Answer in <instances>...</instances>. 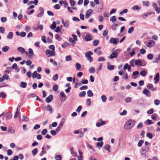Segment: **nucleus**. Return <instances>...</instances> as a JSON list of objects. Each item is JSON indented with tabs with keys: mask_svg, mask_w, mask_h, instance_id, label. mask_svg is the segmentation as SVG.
<instances>
[{
	"mask_svg": "<svg viewBox=\"0 0 160 160\" xmlns=\"http://www.w3.org/2000/svg\"><path fill=\"white\" fill-rule=\"evenodd\" d=\"M135 121L132 120L127 121L124 125V128L126 130H129L134 126Z\"/></svg>",
	"mask_w": 160,
	"mask_h": 160,
	"instance_id": "obj_1",
	"label": "nucleus"
},
{
	"mask_svg": "<svg viewBox=\"0 0 160 160\" xmlns=\"http://www.w3.org/2000/svg\"><path fill=\"white\" fill-rule=\"evenodd\" d=\"M147 62L143 60H141L139 59L135 60V65L138 67L144 66L146 65Z\"/></svg>",
	"mask_w": 160,
	"mask_h": 160,
	"instance_id": "obj_2",
	"label": "nucleus"
},
{
	"mask_svg": "<svg viewBox=\"0 0 160 160\" xmlns=\"http://www.w3.org/2000/svg\"><path fill=\"white\" fill-rule=\"evenodd\" d=\"M45 53L48 57L53 56L55 55V51H51L50 50H47L45 51Z\"/></svg>",
	"mask_w": 160,
	"mask_h": 160,
	"instance_id": "obj_3",
	"label": "nucleus"
},
{
	"mask_svg": "<svg viewBox=\"0 0 160 160\" xmlns=\"http://www.w3.org/2000/svg\"><path fill=\"white\" fill-rule=\"evenodd\" d=\"M67 97L63 91H61L60 92V100L62 102H64L65 101Z\"/></svg>",
	"mask_w": 160,
	"mask_h": 160,
	"instance_id": "obj_4",
	"label": "nucleus"
},
{
	"mask_svg": "<svg viewBox=\"0 0 160 160\" xmlns=\"http://www.w3.org/2000/svg\"><path fill=\"white\" fill-rule=\"evenodd\" d=\"M119 41V39L118 38H111L109 42L111 44H113L115 45H117Z\"/></svg>",
	"mask_w": 160,
	"mask_h": 160,
	"instance_id": "obj_5",
	"label": "nucleus"
},
{
	"mask_svg": "<svg viewBox=\"0 0 160 160\" xmlns=\"http://www.w3.org/2000/svg\"><path fill=\"white\" fill-rule=\"evenodd\" d=\"M118 57V52L117 51H113L112 53L110 55L109 58L112 59L114 58H116Z\"/></svg>",
	"mask_w": 160,
	"mask_h": 160,
	"instance_id": "obj_6",
	"label": "nucleus"
},
{
	"mask_svg": "<svg viewBox=\"0 0 160 160\" xmlns=\"http://www.w3.org/2000/svg\"><path fill=\"white\" fill-rule=\"evenodd\" d=\"M149 149V148L148 147H145L144 148H142L140 151L141 154L142 155H144L146 152H147Z\"/></svg>",
	"mask_w": 160,
	"mask_h": 160,
	"instance_id": "obj_7",
	"label": "nucleus"
},
{
	"mask_svg": "<svg viewBox=\"0 0 160 160\" xmlns=\"http://www.w3.org/2000/svg\"><path fill=\"white\" fill-rule=\"evenodd\" d=\"M92 11L91 9H88L86 12V13L85 15V18L87 19H88L89 17L92 14Z\"/></svg>",
	"mask_w": 160,
	"mask_h": 160,
	"instance_id": "obj_8",
	"label": "nucleus"
},
{
	"mask_svg": "<svg viewBox=\"0 0 160 160\" xmlns=\"http://www.w3.org/2000/svg\"><path fill=\"white\" fill-rule=\"evenodd\" d=\"M143 93L147 97H150V96L151 92L147 88H145L143 89Z\"/></svg>",
	"mask_w": 160,
	"mask_h": 160,
	"instance_id": "obj_9",
	"label": "nucleus"
},
{
	"mask_svg": "<svg viewBox=\"0 0 160 160\" xmlns=\"http://www.w3.org/2000/svg\"><path fill=\"white\" fill-rule=\"evenodd\" d=\"M53 97V95L51 94L49 96L47 97L45 99V101L48 103H49L52 100Z\"/></svg>",
	"mask_w": 160,
	"mask_h": 160,
	"instance_id": "obj_10",
	"label": "nucleus"
},
{
	"mask_svg": "<svg viewBox=\"0 0 160 160\" xmlns=\"http://www.w3.org/2000/svg\"><path fill=\"white\" fill-rule=\"evenodd\" d=\"M17 50L22 54H23L24 53L26 54H28L27 52L25 51V49L22 47H18Z\"/></svg>",
	"mask_w": 160,
	"mask_h": 160,
	"instance_id": "obj_11",
	"label": "nucleus"
},
{
	"mask_svg": "<svg viewBox=\"0 0 160 160\" xmlns=\"http://www.w3.org/2000/svg\"><path fill=\"white\" fill-rule=\"evenodd\" d=\"M155 44V42L154 41L150 40L147 43V46L149 48L153 46Z\"/></svg>",
	"mask_w": 160,
	"mask_h": 160,
	"instance_id": "obj_12",
	"label": "nucleus"
},
{
	"mask_svg": "<svg viewBox=\"0 0 160 160\" xmlns=\"http://www.w3.org/2000/svg\"><path fill=\"white\" fill-rule=\"evenodd\" d=\"M159 73H157L156 74L155 77L154 78V83L155 84L157 83L159 81Z\"/></svg>",
	"mask_w": 160,
	"mask_h": 160,
	"instance_id": "obj_13",
	"label": "nucleus"
},
{
	"mask_svg": "<svg viewBox=\"0 0 160 160\" xmlns=\"http://www.w3.org/2000/svg\"><path fill=\"white\" fill-rule=\"evenodd\" d=\"M117 23L115 24L114 23L112 24V26L111 27V28L113 30H115L116 29V28L119 25H120V23L119 22H117Z\"/></svg>",
	"mask_w": 160,
	"mask_h": 160,
	"instance_id": "obj_14",
	"label": "nucleus"
},
{
	"mask_svg": "<svg viewBox=\"0 0 160 160\" xmlns=\"http://www.w3.org/2000/svg\"><path fill=\"white\" fill-rule=\"evenodd\" d=\"M64 122L63 121H62L60 124L59 125L57 128L56 129V131L57 132H59L61 129L62 126L63 125Z\"/></svg>",
	"mask_w": 160,
	"mask_h": 160,
	"instance_id": "obj_15",
	"label": "nucleus"
},
{
	"mask_svg": "<svg viewBox=\"0 0 160 160\" xmlns=\"http://www.w3.org/2000/svg\"><path fill=\"white\" fill-rule=\"evenodd\" d=\"M12 117V114L10 112H8L5 115V118L7 120H9Z\"/></svg>",
	"mask_w": 160,
	"mask_h": 160,
	"instance_id": "obj_16",
	"label": "nucleus"
},
{
	"mask_svg": "<svg viewBox=\"0 0 160 160\" xmlns=\"http://www.w3.org/2000/svg\"><path fill=\"white\" fill-rule=\"evenodd\" d=\"M147 87L149 89L152 91H155L156 90V88H155L153 87V85L152 84L150 83L148 84Z\"/></svg>",
	"mask_w": 160,
	"mask_h": 160,
	"instance_id": "obj_17",
	"label": "nucleus"
},
{
	"mask_svg": "<svg viewBox=\"0 0 160 160\" xmlns=\"http://www.w3.org/2000/svg\"><path fill=\"white\" fill-rule=\"evenodd\" d=\"M101 122H98L96 124V126L97 127H100L103 125L105 123V122L103 121L102 119L101 120Z\"/></svg>",
	"mask_w": 160,
	"mask_h": 160,
	"instance_id": "obj_18",
	"label": "nucleus"
},
{
	"mask_svg": "<svg viewBox=\"0 0 160 160\" xmlns=\"http://www.w3.org/2000/svg\"><path fill=\"white\" fill-rule=\"evenodd\" d=\"M101 48V47H99L94 49V52L97 53V54L98 55H101L102 53L101 51L100 50Z\"/></svg>",
	"mask_w": 160,
	"mask_h": 160,
	"instance_id": "obj_19",
	"label": "nucleus"
},
{
	"mask_svg": "<svg viewBox=\"0 0 160 160\" xmlns=\"http://www.w3.org/2000/svg\"><path fill=\"white\" fill-rule=\"evenodd\" d=\"M85 39L86 41H90L92 39V38L90 34L87 35L85 38Z\"/></svg>",
	"mask_w": 160,
	"mask_h": 160,
	"instance_id": "obj_20",
	"label": "nucleus"
},
{
	"mask_svg": "<svg viewBox=\"0 0 160 160\" xmlns=\"http://www.w3.org/2000/svg\"><path fill=\"white\" fill-rule=\"evenodd\" d=\"M13 34L12 32H10L7 35V37L8 39H11L12 38Z\"/></svg>",
	"mask_w": 160,
	"mask_h": 160,
	"instance_id": "obj_21",
	"label": "nucleus"
},
{
	"mask_svg": "<svg viewBox=\"0 0 160 160\" xmlns=\"http://www.w3.org/2000/svg\"><path fill=\"white\" fill-rule=\"evenodd\" d=\"M45 108L47 111H49L51 113H52L53 110L51 106L49 105H48Z\"/></svg>",
	"mask_w": 160,
	"mask_h": 160,
	"instance_id": "obj_22",
	"label": "nucleus"
},
{
	"mask_svg": "<svg viewBox=\"0 0 160 160\" xmlns=\"http://www.w3.org/2000/svg\"><path fill=\"white\" fill-rule=\"evenodd\" d=\"M27 84L26 82H22L20 83V86L21 88H25L26 87Z\"/></svg>",
	"mask_w": 160,
	"mask_h": 160,
	"instance_id": "obj_23",
	"label": "nucleus"
},
{
	"mask_svg": "<svg viewBox=\"0 0 160 160\" xmlns=\"http://www.w3.org/2000/svg\"><path fill=\"white\" fill-rule=\"evenodd\" d=\"M141 8L138 5H135L132 7V9L133 10H139Z\"/></svg>",
	"mask_w": 160,
	"mask_h": 160,
	"instance_id": "obj_24",
	"label": "nucleus"
},
{
	"mask_svg": "<svg viewBox=\"0 0 160 160\" xmlns=\"http://www.w3.org/2000/svg\"><path fill=\"white\" fill-rule=\"evenodd\" d=\"M135 60L134 59H132L130 61V63L131 66L132 67H135Z\"/></svg>",
	"mask_w": 160,
	"mask_h": 160,
	"instance_id": "obj_25",
	"label": "nucleus"
},
{
	"mask_svg": "<svg viewBox=\"0 0 160 160\" xmlns=\"http://www.w3.org/2000/svg\"><path fill=\"white\" fill-rule=\"evenodd\" d=\"M56 22H53L52 24L50 26V28L52 30H53L56 28Z\"/></svg>",
	"mask_w": 160,
	"mask_h": 160,
	"instance_id": "obj_26",
	"label": "nucleus"
},
{
	"mask_svg": "<svg viewBox=\"0 0 160 160\" xmlns=\"http://www.w3.org/2000/svg\"><path fill=\"white\" fill-rule=\"evenodd\" d=\"M38 152V149L37 148H34L32 151V154L34 155H36Z\"/></svg>",
	"mask_w": 160,
	"mask_h": 160,
	"instance_id": "obj_27",
	"label": "nucleus"
},
{
	"mask_svg": "<svg viewBox=\"0 0 160 160\" xmlns=\"http://www.w3.org/2000/svg\"><path fill=\"white\" fill-rule=\"evenodd\" d=\"M75 67L77 70H79L81 68V66L79 63H77L75 65Z\"/></svg>",
	"mask_w": 160,
	"mask_h": 160,
	"instance_id": "obj_28",
	"label": "nucleus"
},
{
	"mask_svg": "<svg viewBox=\"0 0 160 160\" xmlns=\"http://www.w3.org/2000/svg\"><path fill=\"white\" fill-rule=\"evenodd\" d=\"M140 74L143 77H145L147 74V72L145 70H142L140 72Z\"/></svg>",
	"mask_w": 160,
	"mask_h": 160,
	"instance_id": "obj_29",
	"label": "nucleus"
},
{
	"mask_svg": "<svg viewBox=\"0 0 160 160\" xmlns=\"http://www.w3.org/2000/svg\"><path fill=\"white\" fill-rule=\"evenodd\" d=\"M9 47L7 46H5L3 47L2 48V50L3 52H6L9 49Z\"/></svg>",
	"mask_w": 160,
	"mask_h": 160,
	"instance_id": "obj_30",
	"label": "nucleus"
},
{
	"mask_svg": "<svg viewBox=\"0 0 160 160\" xmlns=\"http://www.w3.org/2000/svg\"><path fill=\"white\" fill-rule=\"evenodd\" d=\"M86 94V93L85 91H83L79 93V96L80 97H84L85 96Z\"/></svg>",
	"mask_w": 160,
	"mask_h": 160,
	"instance_id": "obj_31",
	"label": "nucleus"
},
{
	"mask_svg": "<svg viewBox=\"0 0 160 160\" xmlns=\"http://www.w3.org/2000/svg\"><path fill=\"white\" fill-rule=\"evenodd\" d=\"M69 41L74 46V45L76 44L75 41L73 40V38H71L69 39Z\"/></svg>",
	"mask_w": 160,
	"mask_h": 160,
	"instance_id": "obj_32",
	"label": "nucleus"
},
{
	"mask_svg": "<svg viewBox=\"0 0 160 160\" xmlns=\"http://www.w3.org/2000/svg\"><path fill=\"white\" fill-rule=\"evenodd\" d=\"M29 53L30 57H32L34 55L33 52L31 48L29 49Z\"/></svg>",
	"mask_w": 160,
	"mask_h": 160,
	"instance_id": "obj_33",
	"label": "nucleus"
},
{
	"mask_svg": "<svg viewBox=\"0 0 160 160\" xmlns=\"http://www.w3.org/2000/svg\"><path fill=\"white\" fill-rule=\"evenodd\" d=\"M69 22L67 20L64 23L63 26L66 28H68L69 26Z\"/></svg>",
	"mask_w": 160,
	"mask_h": 160,
	"instance_id": "obj_34",
	"label": "nucleus"
},
{
	"mask_svg": "<svg viewBox=\"0 0 160 160\" xmlns=\"http://www.w3.org/2000/svg\"><path fill=\"white\" fill-rule=\"evenodd\" d=\"M87 94L88 97H91L93 96V93L91 90H89L87 92Z\"/></svg>",
	"mask_w": 160,
	"mask_h": 160,
	"instance_id": "obj_35",
	"label": "nucleus"
},
{
	"mask_svg": "<svg viewBox=\"0 0 160 160\" xmlns=\"http://www.w3.org/2000/svg\"><path fill=\"white\" fill-rule=\"evenodd\" d=\"M55 158L56 160H62V157L60 155H56Z\"/></svg>",
	"mask_w": 160,
	"mask_h": 160,
	"instance_id": "obj_36",
	"label": "nucleus"
},
{
	"mask_svg": "<svg viewBox=\"0 0 160 160\" xmlns=\"http://www.w3.org/2000/svg\"><path fill=\"white\" fill-rule=\"evenodd\" d=\"M142 3L143 5L147 7H148L149 6V2L148 1H143Z\"/></svg>",
	"mask_w": 160,
	"mask_h": 160,
	"instance_id": "obj_37",
	"label": "nucleus"
},
{
	"mask_svg": "<svg viewBox=\"0 0 160 160\" xmlns=\"http://www.w3.org/2000/svg\"><path fill=\"white\" fill-rule=\"evenodd\" d=\"M132 98L130 97H128L125 99V101L126 103H129L132 101Z\"/></svg>",
	"mask_w": 160,
	"mask_h": 160,
	"instance_id": "obj_38",
	"label": "nucleus"
},
{
	"mask_svg": "<svg viewBox=\"0 0 160 160\" xmlns=\"http://www.w3.org/2000/svg\"><path fill=\"white\" fill-rule=\"evenodd\" d=\"M110 148V146L108 144H107L104 146L105 149L108 151L109 152H110L109 150Z\"/></svg>",
	"mask_w": 160,
	"mask_h": 160,
	"instance_id": "obj_39",
	"label": "nucleus"
},
{
	"mask_svg": "<svg viewBox=\"0 0 160 160\" xmlns=\"http://www.w3.org/2000/svg\"><path fill=\"white\" fill-rule=\"evenodd\" d=\"M157 117V115L155 113H154L151 116V118L153 120H155Z\"/></svg>",
	"mask_w": 160,
	"mask_h": 160,
	"instance_id": "obj_40",
	"label": "nucleus"
},
{
	"mask_svg": "<svg viewBox=\"0 0 160 160\" xmlns=\"http://www.w3.org/2000/svg\"><path fill=\"white\" fill-rule=\"evenodd\" d=\"M8 131L11 134H13L15 132L14 130L12 128H8Z\"/></svg>",
	"mask_w": 160,
	"mask_h": 160,
	"instance_id": "obj_41",
	"label": "nucleus"
},
{
	"mask_svg": "<svg viewBox=\"0 0 160 160\" xmlns=\"http://www.w3.org/2000/svg\"><path fill=\"white\" fill-rule=\"evenodd\" d=\"M22 120L25 122H28L29 121V118L26 116H23Z\"/></svg>",
	"mask_w": 160,
	"mask_h": 160,
	"instance_id": "obj_42",
	"label": "nucleus"
},
{
	"mask_svg": "<svg viewBox=\"0 0 160 160\" xmlns=\"http://www.w3.org/2000/svg\"><path fill=\"white\" fill-rule=\"evenodd\" d=\"M101 99L102 101L103 102H106L107 99L106 96L105 95H103L101 96Z\"/></svg>",
	"mask_w": 160,
	"mask_h": 160,
	"instance_id": "obj_43",
	"label": "nucleus"
},
{
	"mask_svg": "<svg viewBox=\"0 0 160 160\" xmlns=\"http://www.w3.org/2000/svg\"><path fill=\"white\" fill-rule=\"evenodd\" d=\"M107 67L108 69L110 70H112L114 68V65H108Z\"/></svg>",
	"mask_w": 160,
	"mask_h": 160,
	"instance_id": "obj_44",
	"label": "nucleus"
},
{
	"mask_svg": "<svg viewBox=\"0 0 160 160\" xmlns=\"http://www.w3.org/2000/svg\"><path fill=\"white\" fill-rule=\"evenodd\" d=\"M144 142L143 140H140L138 143V146L139 147H140L142 146V144L144 143Z\"/></svg>",
	"mask_w": 160,
	"mask_h": 160,
	"instance_id": "obj_45",
	"label": "nucleus"
},
{
	"mask_svg": "<svg viewBox=\"0 0 160 160\" xmlns=\"http://www.w3.org/2000/svg\"><path fill=\"white\" fill-rule=\"evenodd\" d=\"M58 74H56L55 75H54L52 78L53 80L54 81H56L58 78Z\"/></svg>",
	"mask_w": 160,
	"mask_h": 160,
	"instance_id": "obj_46",
	"label": "nucleus"
},
{
	"mask_svg": "<svg viewBox=\"0 0 160 160\" xmlns=\"http://www.w3.org/2000/svg\"><path fill=\"white\" fill-rule=\"evenodd\" d=\"M86 104L89 106L91 105V100L90 98H88L87 99L86 102Z\"/></svg>",
	"mask_w": 160,
	"mask_h": 160,
	"instance_id": "obj_47",
	"label": "nucleus"
},
{
	"mask_svg": "<svg viewBox=\"0 0 160 160\" xmlns=\"http://www.w3.org/2000/svg\"><path fill=\"white\" fill-rule=\"evenodd\" d=\"M66 61H70L72 60V58L71 56L68 55L66 57Z\"/></svg>",
	"mask_w": 160,
	"mask_h": 160,
	"instance_id": "obj_48",
	"label": "nucleus"
},
{
	"mask_svg": "<svg viewBox=\"0 0 160 160\" xmlns=\"http://www.w3.org/2000/svg\"><path fill=\"white\" fill-rule=\"evenodd\" d=\"M146 123L148 125H150L153 124V122L151 120L149 119H147L146 121Z\"/></svg>",
	"mask_w": 160,
	"mask_h": 160,
	"instance_id": "obj_49",
	"label": "nucleus"
},
{
	"mask_svg": "<svg viewBox=\"0 0 160 160\" xmlns=\"http://www.w3.org/2000/svg\"><path fill=\"white\" fill-rule=\"evenodd\" d=\"M105 60V59L103 57H99L98 60V61L99 62L104 61Z\"/></svg>",
	"mask_w": 160,
	"mask_h": 160,
	"instance_id": "obj_50",
	"label": "nucleus"
},
{
	"mask_svg": "<svg viewBox=\"0 0 160 160\" xmlns=\"http://www.w3.org/2000/svg\"><path fill=\"white\" fill-rule=\"evenodd\" d=\"M47 130L46 129H44L42 131L41 134L42 135H45L47 133Z\"/></svg>",
	"mask_w": 160,
	"mask_h": 160,
	"instance_id": "obj_51",
	"label": "nucleus"
},
{
	"mask_svg": "<svg viewBox=\"0 0 160 160\" xmlns=\"http://www.w3.org/2000/svg\"><path fill=\"white\" fill-rule=\"evenodd\" d=\"M134 30V28L133 27H131L129 28L128 30V33H132Z\"/></svg>",
	"mask_w": 160,
	"mask_h": 160,
	"instance_id": "obj_52",
	"label": "nucleus"
},
{
	"mask_svg": "<svg viewBox=\"0 0 160 160\" xmlns=\"http://www.w3.org/2000/svg\"><path fill=\"white\" fill-rule=\"evenodd\" d=\"M82 108V107L81 106H79L76 109V111L78 112H79L81 111Z\"/></svg>",
	"mask_w": 160,
	"mask_h": 160,
	"instance_id": "obj_53",
	"label": "nucleus"
},
{
	"mask_svg": "<svg viewBox=\"0 0 160 160\" xmlns=\"http://www.w3.org/2000/svg\"><path fill=\"white\" fill-rule=\"evenodd\" d=\"M38 73L36 71L34 72L32 74V77L33 78H35L37 77Z\"/></svg>",
	"mask_w": 160,
	"mask_h": 160,
	"instance_id": "obj_54",
	"label": "nucleus"
},
{
	"mask_svg": "<svg viewBox=\"0 0 160 160\" xmlns=\"http://www.w3.org/2000/svg\"><path fill=\"white\" fill-rule=\"evenodd\" d=\"M55 38L57 40H58V41H60L61 40V39H60V34H57L55 35Z\"/></svg>",
	"mask_w": 160,
	"mask_h": 160,
	"instance_id": "obj_55",
	"label": "nucleus"
},
{
	"mask_svg": "<svg viewBox=\"0 0 160 160\" xmlns=\"http://www.w3.org/2000/svg\"><path fill=\"white\" fill-rule=\"evenodd\" d=\"M57 132L56 131H55L54 130H51L50 132V133L52 135H55L57 134Z\"/></svg>",
	"mask_w": 160,
	"mask_h": 160,
	"instance_id": "obj_56",
	"label": "nucleus"
},
{
	"mask_svg": "<svg viewBox=\"0 0 160 160\" xmlns=\"http://www.w3.org/2000/svg\"><path fill=\"white\" fill-rule=\"evenodd\" d=\"M110 20L112 21V22H115L116 21V19L115 16H113L111 17Z\"/></svg>",
	"mask_w": 160,
	"mask_h": 160,
	"instance_id": "obj_57",
	"label": "nucleus"
},
{
	"mask_svg": "<svg viewBox=\"0 0 160 160\" xmlns=\"http://www.w3.org/2000/svg\"><path fill=\"white\" fill-rule=\"evenodd\" d=\"M148 16V13H143L142 15V17L143 18L145 19Z\"/></svg>",
	"mask_w": 160,
	"mask_h": 160,
	"instance_id": "obj_58",
	"label": "nucleus"
},
{
	"mask_svg": "<svg viewBox=\"0 0 160 160\" xmlns=\"http://www.w3.org/2000/svg\"><path fill=\"white\" fill-rule=\"evenodd\" d=\"M95 71V70L94 68L92 67L89 69V72L90 73H94Z\"/></svg>",
	"mask_w": 160,
	"mask_h": 160,
	"instance_id": "obj_59",
	"label": "nucleus"
},
{
	"mask_svg": "<svg viewBox=\"0 0 160 160\" xmlns=\"http://www.w3.org/2000/svg\"><path fill=\"white\" fill-rule=\"evenodd\" d=\"M153 112L154 111L153 109L152 108H151L147 111V113L148 114H152L153 113Z\"/></svg>",
	"mask_w": 160,
	"mask_h": 160,
	"instance_id": "obj_60",
	"label": "nucleus"
},
{
	"mask_svg": "<svg viewBox=\"0 0 160 160\" xmlns=\"http://www.w3.org/2000/svg\"><path fill=\"white\" fill-rule=\"evenodd\" d=\"M103 142L102 141H101L99 142H98L97 143V146H99L100 147H102L103 145Z\"/></svg>",
	"mask_w": 160,
	"mask_h": 160,
	"instance_id": "obj_61",
	"label": "nucleus"
},
{
	"mask_svg": "<svg viewBox=\"0 0 160 160\" xmlns=\"http://www.w3.org/2000/svg\"><path fill=\"white\" fill-rule=\"evenodd\" d=\"M127 113V112L126 110H123V112L120 113V115L121 116H124Z\"/></svg>",
	"mask_w": 160,
	"mask_h": 160,
	"instance_id": "obj_62",
	"label": "nucleus"
},
{
	"mask_svg": "<svg viewBox=\"0 0 160 160\" xmlns=\"http://www.w3.org/2000/svg\"><path fill=\"white\" fill-rule=\"evenodd\" d=\"M147 57L148 58L149 60H152L153 58V55L151 54H148Z\"/></svg>",
	"mask_w": 160,
	"mask_h": 160,
	"instance_id": "obj_63",
	"label": "nucleus"
},
{
	"mask_svg": "<svg viewBox=\"0 0 160 160\" xmlns=\"http://www.w3.org/2000/svg\"><path fill=\"white\" fill-rule=\"evenodd\" d=\"M155 10L156 12L158 14L160 12V8L157 7L155 9Z\"/></svg>",
	"mask_w": 160,
	"mask_h": 160,
	"instance_id": "obj_64",
	"label": "nucleus"
}]
</instances>
